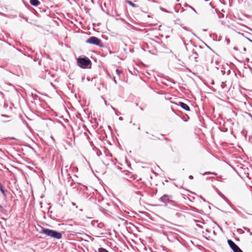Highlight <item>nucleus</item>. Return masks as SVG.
<instances>
[{
  "label": "nucleus",
  "mask_w": 252,
  "mask_h": 252,
  "mask_svg": "<svg viewBox=\"0 0 252 252\" xmlns=\"http://www.w3.org/2000/svg\"><path fill=\"white\" fill-rule=\"evenodd\" d=\"M41 230L39 233L45 235L46 236L57 239H60L62 238V234L61 232L43 227H41Z\"/></svg>",
  "instance_id": "f257e3e1"
},
{
  "label": "nucleus",
  "mask_w": 252,
  "mask_h": 252,
  "mask_svg": "<svg viewBox=\"0 0 252 252\" xmlns=\"http://www.w3.org/2000/svg\"><path fill=\"white\" fill-rule=\"evenodd\" d=\"M77 63L79 66L83 68H91L92 63L87 57H79L77 59Z\"/></svg>",
  "instance_id": "f03ea898"
},
{
  "label": "nucleus",
  "mask_w": 252,
  "mask_h": 252,
  "mask_svg": "<svg viewBox=\"0 0 252 252\" xmlns=\"http://www.w3.org/2000/svg\"><path fill=\"white\" fill-rule=\"evenodd\" d=\"M86 42L90 44L97 45L99 47L104 46L101 40L95 36H91L86 41Z\"/></svg>",
  "instance_id": "7ed1b4c3"
},
{
  "label": "nucleus",
  "mask_w": 252,
  "mask_h": 252,
  "mask_svg": "<svg viewBox=\"0 0 252 252\" xmlns=\"http://www.w3.org/2000/svg\"><path fill=\"white\" fill-rule=\"evenodd\" d=\"M227 243L234 252H243L240 248L231 240H228Z\"/></svg>",
  "instance_id": "20e7f679"
},
{
  "label": "nucleus",
  "mask_w": 252,
  "mask_h": 252,
  "mask_svg": "<svg viewBox=\"0 0 252 252\" xmlns=\"http://www.w3.org/2000/svg\"><path fill=\"white\" fill-rule=\"evenodd\" d=\"M172 197L171 196L164 194L160 198L159 200L160 201L167 204L168 202L172 201Z\"/></svg>",
  "instance_id": "39448f33"
},
{
  "label": "nucleus",
  "mask_w": 252,
  "mask_h": 252,
  "mask_svg": "<svg viewBox=\"0 0 252 252\" xmlns=\"http://www.w3.org/2000/svg\"><path fill=\"white\" fill-rule=\"evenodd\" d=\"M178 105L180 106L183 109L185 110L186 111H190L189 107L187 104L183 102H179Z\"/></svg>",
  "instance_id": "423d86ee"
},
{
  "label": "nucleus",
  "mask_w": 252,
  "mask_h": 252,
  "mask_svg": "<svg viewBox=\"0 0 252 252\" xmlns=\"http://www.w3.org/2000/svg\"><path fill=\"white\" fill-rule=\"evenodd\" d=\"M30 2L34 6H37L40 4V2L38 0H30Z\"/></svg>",
  "instance_id": "0eeeda50"
},
{
  "label": "nucleus",
  "mask_w": 252,
  "mask_h": 252,
  "mask_svg": "<svg viewBox=\"0 0 252 252\" xmlns=\"http://www.w3.org/2000/svg\"><path fill=\"white\" fill-rule=\"evenodd\" d=\"M127 2L130 5H131V6L133 7H137L138 6L136 5V4H135L134 3H133L132 1H130V0H127Z\"/></svg>",
  "instance_id": "6e6552de"
},
{
  "label": "nucleus",
  "mask_w": 252,
  "mask_h": 252,
  "mask_svg": "<svg viewBox=\"0 0 252 252\" xmlns=\"http://www.w3.org/2000/svg\"><path fill=\"white\" fill-rule=\"evenodd\" d=\"M193 55H195V57H194V60L196 62H198V60H197V56L198 55V53L196 52V51H193Z\"/></svg>",
  "instance_id": "1a4fd4ad"
},
{
  "label": "nucleus",
  "mask_w": 252,
  "mask_h": 252,
  "mask_svg": "<svg viewBox=\"0 0 252 252\" xmlns=\"http://www.w3.org/2000/svg\"><path fill=\"white\" fill-rule=\"evenodd\" d=\"M0 190L1 191V192L5 195V190L3 189L2 185L0 183Z\"/></svg>",
  "instance_id": "9d476101"
},
{
  "label": "nucleus",
  "mask_w": 252,
  "mask_h": 252,
  "mask_svg": "<svg viewBox=\"0 0 252 252\" xmlns=\"http://www.w3.org/2000/svg\"><path fill=\"white\" fill-rule=\"evenodd\" d=\"M98 252H108L106 249L101 248L98 249Z\"/></svg>",
  "instance_id": "9b49d317"
},
{
  "label": "nucleus",
  "mask_w": 252,
  "mask_h": 252,
  "mask_svg": "<svg viewBox=\"0 0 252 252\" xmlns=\"http://www.w3.org/2000/svg\"><path fill=\"white\" fill-rule=\"evenodd\" d=\"M70 168V167L68 165H66L64 167V171L65 172L67 173L68 170Z\"/></svg>",
  "instance_id": "f8f14e48"
},
{
  "label": "nucleus",
  "mask_w": 252,
  "mask_h": 252,
  "mask_svg": "<svg viewBox=\"0 0 252 252\" xmlns=\"http://www.w3.org/2000/svg\"><path fill=\"white\" fill-rule=\"evenodd\" d=\"M116 73H117L118 75H119L120 74H121L122 73V71H121V70H119V69H116Z\"/></svg>",
  "instance_id": "ddd939ff"
},
{
  "label": "nucleus",
  "mask_w": 252,
  "mask_h": 252,
  "mask_svg": "<svg viewBox=\"0 0 252 252\" xmlns=\"http://www.w3.org/2000/svg\"><path fill=\"white\" fill-rule=\"evenodd\" d=\"M111 108L115 112L116 115H118L116 109L114 107H113L112 105L111 106Z\"/></svg>",
  "instance_id": "4468645a"
},
{
  "label": "nucleus",
  "mask_w": 252,
  "mask_h": 252,
  "mask_svg": "<svg viewBox=\"0 0 252 252\" xmlns=\"http://www.w3.org/2000/svg\"><path fill=\"white\" fill-rule=\"evenodd\" d=\"M113 80H114V81L115 83L116 84H117V81H116V79H115V77H113Z\"/></svg>",
  "instance_id": "2eb2a0df"
},
{
  "label": "nucleus",
  "mask_w": 252,
  "mask_h": 252,
  "mask_svg": "<svg viewBox=\"0 0 252 252\" xmlns=\"http://www.w3.org/2000/svg\"><path fill=\"white\" fill-rule=\"evenodd\" d=\"M1 116L2 117H6V118H9V116H7V115H1Z\"/></svg>",
  "instance_id": "dca6fc26"
},
{
  "label": "nucleus",
  "mask_w": 252,
  "mask_h": 252,
  "mask_svg": "<svg viewBox=\"0 0 252 252\" xmlns=\"http://www.w3.org/2000/svg\"><path fill=\"white\" fill-rule=\"evenodd\" d=\"M189 179H193V177L192 175H189Z\"/></svg>",
  "instance_id": "f3484780"
},
{
  "label": "nucleus",
  "mask_w": 252,
  "mask_h": 252,
  "mask_svg": "<svg viewBox=\"0 0 252 252\" xmlns=\"http://www.w3.org/2000/svg\"><path fill=\"white\" fill-rule=\"evenodd\" d=\"M161 10L163 11H164V12H167V11L165 10L164 8H160Z\"/></svg>",
  "instance_id": "a211bd4d"
},
{
  "label": "nucleus",
  "mask_w": 252,
  "mask_h": 252,
  "mask_svg": "<svg viewBox=\"0 0 252 252\" xmlns=\"http://www.w3.org/2000/svg\"><path fill=\"white\" fill-rule=\"evenodd\" d=\"M189 7H190V8H191V9H192V10H193L195 12H196L195 10L193 8H192V7H191V6H189Z\"/></svg>",
  "instance_id": "6ab92c4d"
},
{
  "label": "nucleus",
  "mask_w": 252,
  "mask_h": 252,
  "mask_svg": "<svg viewBox=\"0 0 252 252\" xmlns=\"http://www.w3.org/2000/svg\"><path fill=\"white\" fill-rule=\"evenodd\" d=\"M119 120L120 121H122L123 120L122 117H119Z\"/></svg>",
  "instance_id": "aec40b11"
},
{
  "label": "nucleus",
  "mask_w": 252,
  "mask_h": 252,
  "mask_svg": "<svg viewBox=\"0 0 252 252\" xmlns=\"http://www.w3.org/2000/svg\"><path fill=\"white\" fill-rule=\"evenodd\" d=\"M246 50H247L246 48L245 47H244L243 48V51L245 52V51H246Z\"/></svg>",
  "instance_id": "412c9836"
},
{
  "label": "nucleus",
  "mask_w": 252,
  "mask_h": 252,
  "mask_svg": "<svg viewBox=\"0 0 252 252\" xmlns=\"http://www.w3.org/2000/svg\"><path fill=\"white\" fill-rule=\"evenodd\" d=\"M247 39H248L250 42H251V41H252V40L250 39V38H248Z\"/></svg>",
  "instance_id": "4be33fe9"
},
{
  "label": "nucleus",
  "mask_w": 252,
  "mask_h": 252,
  "mask_svg": "<svg viewBox=\"0 0 252 252\" xmlns=\"http://www.w3.org/2000/svg\"><path fill=\"white\" fill-rule=\"evenodd\" d=\"M140 109L141 110H143V108H142L141 107H140Z\"/></svg>",
  "instance_id": "5701e85b"
},
{
  "label": "nucleus",
  "mask_w": 252,
  "mask_h": 252,
  "mask_svg": "<svg viewBox=\"0 0 252 252\" xmlns=\"http://www.w3.org/2000/svg\"><path fill=\"white\" fill-rule=\"evenodd\" d=\"M165 140H166L167 141L168 140V139L167 138H165Z\"/></svg>",
  "instance_id": "b1692460"
},
{
  "label": "nucleus",
  "mask_w": 252,
  "mask_h": 252,
  "mask_svg": "<svg viewBox=\"0 0 252 252\" xmlns=\"http://www.w3.org/2000/svg\"><path fill=\"white\" fill-rule=\"evenodd\" d=\"M61 173H63V169H62V170H61Z\"/></svg>",
  "instance_id": "393cba45"
},
{
  "label": "nucleus",
  "mask_w": 252,
  "mask_h": 252,
  "mask_svg": "<svg viewBox=\"0 0 252 252\" xmlns=\"http://www.w3.org/2000/svg\"><path fill=\"white\" fill-rule=\"evenodd\" d=\"M138 129L139 130H140V126H139V127H138Z\"/></svg>",
  "instance_id": "a878e982"
},
{
  "label": "nucleus",
  "mask_w": 252,
  "mask_h": 252,
  "mask_svg": "<svg viewBox=\"0 0 252 252\" xmlns=\"http://www.w3.org/2000/svg\"><path fill=\"white\" fill-rule=\"evenodd\" d=\"M104 103L106 104V101L105 100L104 101Z\"/></svg>",
  "instance_id": "bb28decb"
},
{
  "label": "nucleus",
  "mask_w": 252,
  "mask_h": 252,
  "mask_svg": "<svg viewBox=\"0 0 252 252\" xmlns=\"http://www.w3.org/2000/svg\"><path fill=\"white\" fill-rule=\"evenodd\" d=\"M3 122H6V121L3 120Z\"/></svg>",
  "instance_id": "cd10ccee"
},
{
  "label": "nucleus",
  "mask_w": 252,
  "mask_h": 252,
  "mask_svg": "<svg viewBox=\"0 0 252 252\" xmlns=\"http://www.w3.org/2000/svg\"><path fill=\"white\" fill-rule=\"evenodd\" d=\"M251 42L252 43V41H251Z\"/></svg>",
  "instance_id": "c85d7f7f"
}]
</instances>
